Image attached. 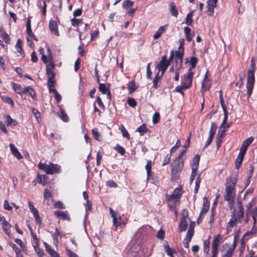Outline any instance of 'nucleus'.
<instances>
[{
	"label": "nucleus",
	"instance_id": "f257e3e1",
	"mask_svg": "<svg viewBox=\"0 0 257 257\" xmlns=\"http://www.w3.org/2000/svg\"><path fill=\"white\" fill-rule=\"evenodd\" d=\"M237 182V175L234 177H229L225 183V188L224 194V200L228 202L229 206L231 208L235 201V185Z\"/></svg>",
	"mask_w": 257,
	"mask_h": 257
},
{
	"label": "nucleus",
	"instance_id": "f03ea898",
	"mask_svg": "<svg viewBox=\"0 0 257 257\" xmlns=\"http://www.w3.org/2000/svg\"><path fill=\"white\" fill-rule=\"evenodd\" d=\"M184 159L177 157L171 165V179L175 181L179 179L180 174L184 166Z\"/></svg>",
	"mask_w": 257,
	"mask_h": 257
},
{
	"label": "nucleus",
	"instance_id": "7ed1b4c3",
	"mask_svg": "<svg viewBox=\"0 0 257 257\" xmlns=\"http://www.w3.org/2000/svg\"><path fill=\"white\" fill-rule=\"evenodd\" d=\"M255 62L253 58H252L250 62V69L247 72V82L246 88L247 90L248 96H250L252 93L253 85L254 83V69Z\"/></svg>",
	"mask_w": 257,
	"mask_h": 257
},
{
	"label": "nucleus",
	"instance_id": "20e7f679",
	"mask_svg": "<svg viewBox=\"0 0 257 257\" xmlns=\"http://www.w3.org/2000/svg\"><path fill=\"white\" fill-rule=\"evenodd\" d=\"M39 169L44 171L47 174H53L59 173L60 166L57 164L49 163L48 164L39 163L38 166Z\"/></svg>",
	"mask_w": 257,
	"mask_h": 257
},
{
	"label": "nucleus",
	"instance_id": "39448f33",
	"mask_svg": "<svg viewBox=\"0 0 257 257\" xmlns=\"http://www.w3.org/2000/svg\"><path fill=\"white\" fill-rule=\"evenodd\" d=\"M194 72H187L181 77V84L185 88H188L192 84Z\"/></svg>",
	"mask_w": 257,
	"mask_h": 257
},
{
	"label": "nucleus",
	"instance_id": "423d86ee",
	"mask_svg": "<svg viewBox=\"0 0 257 257\" xmlns=\"http://www.w3.org/2000/svg\"><path fill=\"white\" fill-rule=\"evenodd\" d=\"M170 61L167 59V56L164 55L162 57L161 61L158 64L157 68L159 71H162V76L170 65Z\"/></svg>",
	"mask_w": 257,
	"mask_h": 257
},
{
	"label": "nucleus",
	"instance_id": "0eeeda50",
	"mask_svg": "<svg viewBox=\"0 0 257 257\" xmlns=\"http://www.w3.org/2000/svg\"><path fill=\"white\" fill-rule=\"evenodd\" d=\"M222 237L220 234L215 236L213 238V242L212 244V253L215 254L217 253L218 246L221 242Z\"/></svg>",
	"mask_w": 257,
	"mask_h": 257
},
{
	"label": "nucleus",
	"instance_id": "6e6552de",
	"mask_svg": "<svg viewBox=\"0 0 257 257\" xmlns=\"http://www.w3.org/2000/svg\"><path fill=\"white\" fill-rule=\"evenodd\" d=\"M253 140V138L252 137H250L244 140L240 149L239 153L244 155L247 147L252 142Z\"/></svg>",
	"mask_w": 257,
	"mask_h": 257
},
{
	"label": "nucleus",
	"instance_id": "1a4fd4ad",
	"mask_svg": "<svg viewBox=\"0 0 257 257\" xmlns=\"http://www.w3.org/2000/svg\"><path fill=\"white\" fill-rule=\"evenodd\" d=\"M54 214L62 220H70V217L67 211L57 210L54 212Z\"/></svg>",
	"mask_w": 257,
	"mask_h": 257
},
{
	"label": "nucleus",
	"instance_id": "9d476101",
	"mask_svg": "<svg viewBox=\"0 0 257 257\" xmlns=\"http://www.w3.org/2000/svg\"><path fill=\"white\" fill-rule=\"evenodd\" d=\"M54 67V63L51 61H50V63L47 65L46 67V73L48 76V78H54L55 77V74L53 71Z\"/></svg>",
	"mask_w": 257,
	"mask_h": 257
},
{
	"label": "nucleus",
	"instance_id": "9b49d317",
	"mask_svg": "<svg viewBox=\"0 0 257 257\" xmlns=\"http://www.w3.org/2000/svg\"><path fill=\"white\" fill-rule=\"evenodd\" d=\"M49 29L52 33L57 36H59V33L58 30V25L54 20H50L49 22Z\"/></svg>",
	"mask_w": 257,
	"mask_h": 257
},
{
	"label": "nucleus",
	"instance_id": "f8f14e48",
	"mask_svg": "<svg viewBox=\"0 0 257 257\" xmlns=\"http://www.w3.org/2000/svg\"><path fill=\"white\" fill-rule=\"evenodd\" d=\"M209 208V203L207 200V199L206 197L203 198V207L202 208V210L200 212L199 218L197 220V223L199 222V220L201 218L202 215L204 213L205 214L208 211Z\"/></svg>",
	"mask_w": 257,
	"mask_h": 257
},
{
	"label": "nucleus",
	"instance_id": "ddd939ff",
	"mask_svg": "<svg viewBox=\"0 0 257 257\" xmlns=\"http://www.w3.org/2000/svg\"><path fill=\"white\" fill-rule=\"evenodd\" d=\"M181 190L182 188L181 187L176 188L173 193L169 196L168 199L173 200L180 198L182 195Z\"/></svg>",
	"mask_w": 257,
	"mask_h": 257
},
{
	"label": "nucleus",
	"instance_id": "4468645a",
	"mask_svg": "<svg viewBox=\"0 0 257 257\" xmlns=\"http://www.w3.org/2000/svg\"><path fill=\"white\" fill-rule=\"evenodd\" d=\"M13 88L15 92L21 95L22 98L26 99V97H24V88L22 87L19 84L13 83Z\"/></svg>",
	"mask_w": 257,
	"mask_h": 257
},
{
	"label": "nucleus",
	"instance_id": "2eb2a0df",
	"mask_svg": "<svg viewBox=\"0 0 257 257\" xmlns=\"http://www.w3.org/2000/svg\"><path fill=\"white\" fill-rule=\"evenodd\" d=\"M48 177L46 175H41L38 173L37 181L38 182L43 186H45L47 184Z\"/></svg>",
	"mask_w": 257,
	"mask_h": 257
},
{
	"label": "nucleus",
	"instance_id": "dca6fc26",
	"mask_svg": "<svg viewBox=\"0 0 257 257\" xmlns=\"http://www.w3.org/2000/svg\"><path fill=\"white\" fill-rule=\"evenodd\" d=\"M167 25H164L163 26H161L156 33L154 35L153 38L154 39H158L160 38L167 29Z\"/></svg>",
	"mask_w": 257,
	"mask_h": 257
},
{
	"label": "nucleus",
	"instance_id": "f3484780",
	"mask_svg": "<svg viewBox=\"0 0 257 257\" xmlns=\"http://www.w3.org/2000/svg\"><path fill=\"white\" fill-rule=\"evenodd\" d=\"M9 146L11 149V151L15 157H16L18 160H20L23 158L21 154L19 153L17 149L13 144H10Z\"/></svg>",
	"mask_w": 257,
	"mask_h": 257
},
{
	"label": "nucleus",
	"instance_id": "a211bd4d",
	"mask_svg": "<svg viewBox=\"0 0 257 257\" xmlns=\"http://www.w3.org/2000/svg\"><path fill=\"white\" fill-rule=\"evenodd\" d=\"M211 86V82L210 80H203L202 83V93H204L205 91L209 90Z\"/></svg>",
	"mask_w": 257,
	"mask_h": 257
},
{
	"label": "nucleus",
	"instance_id": "6ab92c4d",
	"mask_svg": "<svg viewBox=\"0 0 257 257\" xmlns=\"http://www.w3.org/2000/svg\"><path fill=\"white\" fill-rule=\"evenodd\" d=\"M113 218V223L116 228L118 227H121L122 225L120 223L121 217L119 214H116V215L112 217Z\"/></svg>",
	"mask_w": 257,
	"mask_h": 257
},
{
	"label": "nucleus",
	"instance_id": "aec40b11",
	"mask_svg": "<svg viewBox=\"0 0 257 257\" xmlns=\"http://www.w3.org/2000/svg\"><path fill=\"white\" fill-rule=\"evenodd\" d=\"M184 55V47H182V45H180L178 51L176 52L175 58V59H182Z\"/></svg>",
	"mask_w": 257,
	"mask_h": 257
},
{
	"label": "nucleus",
	"instance_id": "412c9836",
	"mask_svg": "<svg viewBox=\"0 0 257 257\" xmlns=\"http://www.w3.org/2000/svg\"><path fill=\"white\" fill-rule=\"evenodd\" d=\"M193 235L191 234L190 231L187 232L186 237L183 240V245L185 248L189 247V243L190 242Z\"/></svg>",
	"mask_w": 257,
	"mask_h": 257
},
{
	"label": "nucleus",
	"instance_id": "4be33fe9",
	"mask_svg": "<svg viewBox=\"0 0 257 257\" xmlns=\"http://www.w3.org/2000/svg\"><path fill=\"white\" fill-rule=\"evenodd\" d=\"M200 160V156L196 155L193 159V164L192 165V169L197 170L198 168L199 163Z\"/></svg>",
	"mask_w": 257,
	"mask_h": 257
},
{
	"label": "nucleus",
	"instance_id": "5701e85b",
	"mask_svg": "<svg viewBox=\"0 0 257 257\" xmlns=\"http://www.w3.org/2000/svg\"><path fill=\"white\" fill-rule=\"evenodd\" d=\"M119 130L121 132L123 137L126 138L128 140L130 139V136L123 124L119 125Z\"/></svg>",
	"mask_w": 257,
	"mask_h": 257
},
{
	"label": "nucleus",
	"instance_id": "b1692460",
	"mask_svg": "<svg viewBox=\"0 0 257 257\" xmlns=\"http://www.w3.org/2000/svg\"><path fill=\"white\" fill-rule=\"evenodd\" d=\"M237 221L236 218L235 217V212L234 211L233 212V216L230 219L228 223V225L227 227V230H229V228L233 227L234 225H236V222Z\"/></svg>",
	"mask_w": 257,
	"mask_h": 257
},
{
	"label": "nucleus",
	"instance_id": "393cba45",
	"mask_svg": "<svg viewBox=\"0 0 257 257\" xmlns=\"http://www.w3.org/2000/svg\"><path fill=\"white\" fill-rule=\"evenodd\" d=\"M1 224L3 225V229L4 231L8 235H10V233L8 231L10 228V224L8 222L7 220H4L3 222L1 223Z\"/></svg>",
	"mask_w": 257,
	"mask_h": 257
},
{
	"label": "nucleus",
	"instance_id": "a878e982",
	"mask_svg": "<svg viewBox=\"0 0 257 257\" xmlns=\"http://www.w3.org/2000/svg\"><path fill=\"white\" fill-rule=\"evenodd\" d=\"M244 156V155L239 153L235 162V167L236 168V169H238L240 167L242 162V160L243 159Z\"/></svg>",
	"mask_w": 257,
	"mask_h": 257
},
{
	"label": "nucleus",
	"instance_id": "bb28decb",
	"mask_svg": "<svg viewBox=\"0 0 257 257\" xmlns=\"http://www.w3.org/2000/svg\"><path fill=\"white\" fill-rule=\"evenodd\" d=\"M137 88V86L135 84V82L133 80L131 81L128 84V90L129 93H132Z\"/></svg>",
	"mask_w": 257,
	"mask_h": 257
},
{
	"label": "nucleus",
	"instance_id": "cd10ccee",
	"mask_svg": "<svg viewBox=\"0 0 257 257\" xmlns=\"http://www.w3.org/2000/svg\"><path fill=\"white\" fill-rule=\"evenodd\" d=\"M170 12L173 16L177 17L178 14V11L176 9L175 4L174 2L170 4Z\"/></svg>",
	"mask_w": 257,
	"mask_h": 257
},
{
	"label": "nucleus",
	"instance_id": "c85d7f7f",
	"mask_svg": "<svg viewBox=\"0 0 257 257\" xmlns=\"http://www.w3.org/2000/svg\"><path fill=\"white\" fill-rule=\"evenodd\" d=\"M164 248L165 249V251L167 252V254L169 255L170 257H174L173 253L174 252V250L173 248H171L168 245L167 242L166 244H164Z\"/></svg>",
	"mask_w": 257,
	"mask_h": 257
},
{
	"label": "nucleus",
	"instance_id": "c756f323",
	"mask_svg": "<svg viewBox=\"0 0 257 257\" xmlns=\"http://www.w3.org/2000/svg\"><path fill=\"white\" fill-rule=\"evenodd\" d=\"M187 226V221L180 220V222L179 224V232L185 231L186 230Z\"/></svg>",
	"mask_w": 257,
	"mask_h": 257
},
{
	"label": "nucleus",
	"instance_id": "7c9ffc66",
	"mask_svg": "<svg viewBox=\"0 0 257 257\" xmlns=\"http://www.w3.org/2000/svg\"><path fill=\"white\" fill-rule=\"evenodd\" d=\"M148 129L146 127V124H143L139 127L138 128L137 131L140 133L141 136H144L145 134H146Z\"/></svg>",
	"mask_w": 257,
	"mask_h": 257
},
{
	"label": "nucleus",
	"instance_id": "2f4dec72",
	"mask_svg": "<svg viewBox=\"0 0 257 257\" xmlns=\"http://www.w3.org/2000/svg\"><path fill=\"white\" fill-rule=\"evenodd\" d=\"M7 121L6 123L7 126L12 125L15 126L17 124V122L16 120L12 119L10 115H6Z\"/></svg>",
	"mask_w": 257,
	"mask_h": 257
},
{
	"label": "nucleus",
	"instance_id": "473e14b6",
	"mask_svg": "<svg viewBox=\"0 0 257 257\" xmlns=\"http://www.w3.org/2000/svg\"><path fill=\"white\" fill-rule=\"evenodd\" d=\"M26 93H28L31 97L34 98V96L35 95V92L32 88L30 87H25L24 95Z\"/></svg>",
	"mask_w": 257,
	"mask_h": 257
},
{
	"label": "nucleus",
	"instance_id": "72a5a7b5",
	"mask_svg": "<svg viewBox=\"0 0 257 257\" xmlns=\"http://www.w3.org/2000/svg\"><path fill=\"white\" fill-rule=\"evenodd\" d=\"M217 128V125L214 122H212L211 125V127L209 130V136L211 137H214L215 135L216 130Z\"/></svg>",
	"mask_w": 257,
	"mask_h": 257
},
{
	"label": "nucleus",
	"instance_id": "f704fd0d",
	"mask_svg": "<svg viewBox=\"0 0 257 257\" xmlns=\"http://www.w3.org/2000/svg\"><path fill=\"white\" fill-rule=\"evenodd\" d=\"M99 90L103 94H106L108 90V88L106 87L105 83H99Z\"/></svg>",
	"mask_w": 257,
	"mask_h": 257
},
{
	"label": "nucleus",
	"instance_id": "c9c22d12",
	"mask_svg": "<svg viewBox=\"0 0 257 257\" xmlns=\"http://www.w3.org/2000/svg\"><path fill=\"white\" fill-rule=\"evenodd\" d=\"M54 78H48L47 81V86L49 89V91L51 92L54 87V81L53 80Z\"/></svg>",
	"mask_w": 257,
	"mask_h": 257
},
{
	"label": "nucleus",
	"instance_id": "e433bc0d",
	"mask_svg": "<svg viewBox=\"0 0 257 257\" xmlns=\"http://www.w3.org/2000/svg\"><path fill=\"white\" fill-rule=\"evenodd\" d=\"M71 25L74 27H78L79 25L83 24L82 20L73 18L71 19Z\"/></svg>",
	"mask_w": 257,
	"mask_h": 257
},
{
	"label": "nucleus",
	"instance_id": "4c0bfd02",
	"mask_svg": "<svg viewBox=\"0 0 257 257\" xmlns=\"http://www.w3.org/2000/svg\"><path fill=\"white\" fill-rule=\"evenodd\" d=\"M201 182L200 177V175H198V177L196 178V181H195V187L194 190V192L196 194L197 193L199 187H200V184Z\"/></svg>",
	"mask_w": 257,
	"mask_h": 257
},
{
	"label": "nucleus",
	"instance_id": "58836bf2",
	"mask_svg": "<svg viewBox=\"0 0 257 257\" xmlns=\"http://www.w3.org/2000/svg\"><path fill=\"white\" fill-rule=\"evenodd\" d=\"M209 239L205 240L203 243V251L205 253H208L209 251Z\"/></svg>",
	"mask_w": 257,
	"mask_h": 257
},
{
	"label": "nucleus",
	"instance_id": "ea45409f",
	"mask_svg": "<svg viewBox=\"0 0 257 257\" xmlns=\"http://www.w3.org/2000/svg\"><path fill=\"white\" fill-rule=\"evenodd\" d=\"M1 37L6 43H10V38L6 32H3L1 35Z\"/></svg>",
	"mask_w": 257,
	"mask_h": 257
},
{
	"label": "nucleus",
	"instance_id": "a19ab883",
	"mask_svg": "<svg viewBox=\"0 0 257 257\" xmlns=\"http://www.w3.org/2000/svg\"><path fill=\"white\" fill-rule=\"evenodd\" d=\"M152 164V162L151 160L148 161L145 167L147 173L148 177H149V176H150L151 172Z\"/></svg>",
	"mask_w": 257,
	"mask_h": 257
},
{
	"label": "nucleus",
	"instance_id": "79ce46f5",
	"mask_svg": "<svg viewBox=\"0 0 257 257\" xmlns=\"http://www.w3.org/2000/svg\"><path fill=\"white\" fill-rule=\"evenodd\" d=\"M181 220L187 221V219L188 217V211L187 210L185 209H183L181 213Z\"/></svg>",
	"mask_w": 257,
	"mask_h": 257
},
{
	"label": "nucleus",
	"instance_id": "37998d69",
	"mask_svg": "<svg viewBox=\"0 0 257 257\" xmlns=\"http://www.w3.org/2000/svg\"><path fill=\"white\" fill-rule=\"evenodd\" d=\"M92 133L94 137V138L98 141H100L101 140H100V134L97 131V129L96 128H94L92 130Z\"/></svg>",
	"mask_w": 257,
	"mask_h": 257
},
{
	"label": "nucleus",
	"instance_id": "c03bdc74",
	"mask_svg": "<svg viewBox=\"0 0 257 257\" xmlns=\"http://www.w3.org/2000/svg\"><path fill=\"white\" fill-rule=\"evenodd\" d=\"M244 215V208L242 204L238 206V211L237 212V216L239 218H241Z\"/></svg>",
	"mask_w": 257,
	"mask_h": 257
},
{
	"label": "nucleus",
	"instance_id": "a18cd8bd",
	"mask_svg": "<svg viewBox=\"0 0 257 257\" xmlns=\"http://www.w3.org/2000/svg\"><path fill=\"white\" fill-rule=\"evenodd\" d=\"M172 154H167L166 156L165 157V159H164L163 162V166H165L166 165H168L170 163L171 161V158Z\"/></svg>",
	"mask_w": 257,
	"mask_h": 257
},
{
	"label": "nucleus",
	"instance_id": "49530a36",
	"mask_svg": "<svg viewBox=\"0 0 257 257\" xmlns=\"http://www.w3.org/2000/svg\"><path fill=\"white\" fill-rule=\"evenodd\" d=\"M218 0H208L207 1V7H211L215 8L216 7V4Z\"/></svg>",
	"mask_w": 257,
	"mask_h": 257
},
{
	"label": "nucleus",
	"instance_id": "de8ad7c7",
	"mask_svg": "<svg viewBox=\"0 0 257 257\" xmlns=\"http://www.w3.org/2000/svg\"><path fill=\"white\" fill-rule=\"evenodd\" d=\"M193 15L192 12L190 13L187 14L186 18V24L188 25H190L192 22V17Z\"/></svg>",
	"mask_w": 257,
	"mask_h": 257
},
{
	"label": "nucleus",
	"instance_id": "09e8293b",
	"mask_svg": "<svg viewBox=\"0 0 257 257\" xmlns=\"http://www.w3.org/2000/svg\"><path fill=\"white\" fill-rule=\"evenodd\" d=\"M115 149L121 155H123L125 153L124 149L119 145H117Z\"/></svg>",
	"mask_w": 257,
	"mask_h": 257
},
{
	"label": "nucleus",
	"instance_id": "8fccbe9b",
	"mask_svg": "<svg viewBox=\"0 0 257 257\" xmlns=\"http://www.w3.org/2000/svg\"><path fill=\"white\" fill-rule=\"evenodd\" d=\"M181 145V142L179 140H178L176 142V145L172 147L170 149V154H172L176 150H177Z\"/></svg>",
	"mask_w": 257,
	"mask_h": 257
},
{
	"label": "nucleus",
	"instance_id": "3c124183",
	"mask_svg": "<svg viewBox=\"0 0 257 257\" xmlns=\"http://www.w3.org/2000/svg\"><path fill=\"white\" fill-rule=\"evenodd\" d=\"M51 92H53L55 94V98L57 101V102H59L61 100V96L60 94L55 89H53Z\"/></svg>",
	"mask_w": 257,
	"mask_h": 257
},
{
	"label": "nucleus",
	"instance_id": "603ef678",
	"mask_svg": "<svg viewBox=\"0 0 257 257\" xmlns=\"http://www.w3.org/2000/svg\"><path fill=\"white\" fill-rule=\"evenodd\" d=\"M127 103L131 107H135L137 105V102L135 99L133 98H129L127 99Z\"/></svg>",
	"mask_w": 257,
	"mask_h": 257
},
{
	"label": "nucleus",
	"instance_id": "864d4df0",
	"mask_svg": "<svg viewBox=\"0 0 257 257\" xmlns=\"http://www.w3.org/2000/svg\"><path fill=\"white\" fill-rule=\"evenodd\" d=\"M39 244H38V245H35L34 246V248L35 249V251L37 252V253L38 254V255L39 256L40 255H44V252L39 247Z\"/></svg>",
	"mask_w": 257,
	"mask_h": 257
},
{
	"label": "nucleus",
	"instance_id": "5fc2aeb1",
	"mask_svg": "<svg viewBox=\"0 0 257 257\" xmlns=\"http://www.w3.org/2000/svg\"><path fill=\"white\" fill-rule=\"evenodd\" d=\"M60 116L64 121H67L68 120V116L63 110L61 111Z\"/></svg>",
	"mask_w": 257,
	"mask_h": 257
},
{
	"label": "nucleus",
	"instance_id": "6e6d98bb",
	"mask_svg": "<svg viewBox=\"0 0 257 257\" xmlns=\"http://www.w3.org/2000/svg\"><path fill=\"white\" fill-rule=\"evenodd\" d=\"M133 5V2L130 0H126L123 2L122 7L123 8H126L128 7H132Z\"/></svg>",
	"mask_w": 257,
	"mask_h": 257
},
{
	"label": "nucleus",
	"instance_id": "4d7b16f0",
	"mask_svg": "<svg viewBox=\"0 0 257 257\" xmlns=\"http://www.w3.org/2000/svg\"><path fill=\"white\" fill-rule=\"evenodd\" d=\"M225 130H219L217 134V138L222 139L225 136Z\"/></svg>",
	"mask_w": 257,
	"mask_h": 257
},
{
	"label": "nucleus",
	"instance_id": "13d9d810",
	"mask_svg": "<svg viewBox=\"0 0 257 257\" xmlns=\"http://www.w3.org/2000/svg\"><path fill=\"white\" fill-rule=\"evenodd\" d=\"M233 251V248H229L222 257H231L232 256Z\"/></svg>",
	"mask_w": 257,
	"mask_h": 257
},
{
	"label": "nucleus",
	"instance_id": "bf43d9fd",
	"mask_svg": "<svg viewBox=\"0 0 257 257\" xmlns=\"http://www.w3.org/2000/svg\"><path fill=\"white\" fill-rule=\"evenodd\" d=\"M160 118V114L158 112H155L153 116V121L154 123H156L159 122Z\"/></svg>",
	"mask_w": 257,
	"mask_h": 257
},
{
	"label": "nucleus",
	"instance_id": "052dcab7",
	"mask_svg": "<svg viewBox=\"0 0 257 257\" xmlns=\"http://www.w3.org/2000/svg\"><path fill=\"white\" fill-rule=\"evenodd\" d=\"M67 254L69 257H78L77 255L68 248H66Z\"/></svg>",
	"mask_w": 257,
	"mask_h": 257
},
{
	"label": "nucleus",
	"instance_id": "680f3d73",
	"mask_svg": "<svg viewBox=\"0 0 257 257\" xmlns=\"http://www.w3.org/2000/svg\"><path fill=\"white\" fill-rule=\"evenodd\" d=\"M51 193L49 191L48 189L46 188L44 192V197L45 199H49L50 197H51Z\"/></svg>",
	"mask_w": 257,
	"mask_h": 257
},
{
	"label": "nucleus",
	"instance_id": "e2e57ef3",
	"mask_svg": "<svg viewBox=\"0 0 257 257\" xmlns=\"http://www.w3.org/2000/svg\"><path fill=\"white\" fill-rule=\"evenodd\" d=\"M151 63L148 64L147 66V77L149 79H151L152 71L150 69Z\"/></svg>",
	"mask_w": 257,
	"mask_h": 257
},
{
	"label": "nucleus",
	"instance_id": "0e129e2a",
	"mask_svg": "<svg viewBox=\"0 0 257 257\" xmlns=\"http://www.w3.org/2000/svg\"><path fill=\"white\" fill-rule=\"evenodd\" d=\"M176 59V67L177 70H179L182 66V59Z\"/></svg>",
	"mask_w": 257,
	"mask_h": 257
},
{
	"label": "nucleus",
	"instance_id": "69168bd1",
	"mask_svg": "<svg viewBox=\"0 0 257 257\" xmlns=\"http://www.w3.org/2000/svg\"><path fill=\"white\" fill-rule=\"evenodd\" d=\"M106 185L110 187L115 188L117 186L116 183L113 180H109L106 182Z\"/></svg>",
	"mask_w": 257,
	"mask_h": 257
},
{
	"label": "nucleus",
	"instance_id": "338daca9",
	"mask_svg": "<svg viewBox=\"0 0 257 257\" xmlns=\"http://www.w3.org/2000/svg\"><path fill=\"white\" fill-rule=\"evenodd\" d=\"M55 207L59 209H64L65 206L61 201H57L55 203Z\"/></svg>",
	"mask_w": 257,
	"mask_h": 257
},
{
	"label": "nucleus",
	"instance_id": "774afa93",
	"mask_svg": "<svg viewBox=\"0 0 257 257\" xmlns=\"http://www.w3.org/2000/svg\"><path fill=\"white\" fill-rule=\"evenodd\" d=\"M4 207L5 209L10 211L12 209V207L9 205L8 201L6 200L4 201Z\"/></svg>",
	"mask_w": 257,
	"mask_h": 257
}]
</instances>
